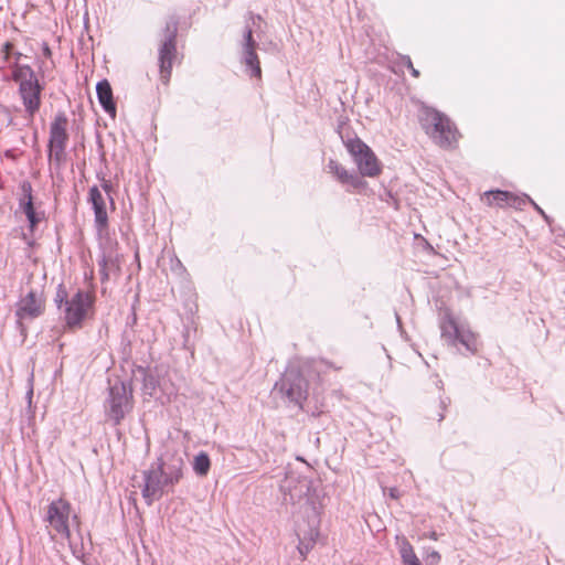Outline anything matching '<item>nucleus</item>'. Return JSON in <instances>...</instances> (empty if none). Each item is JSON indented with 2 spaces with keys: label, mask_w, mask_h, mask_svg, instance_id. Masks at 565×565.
I'll return each mask as SVG.
<instances>
[{
  "label": "nucleus",
  "mask_w": 565,
  "mask_h": 565,
  "mask_svg": "<svg viewBox=\"0 0 565 565\" xmlns=\"http://www.w3.org/2000/svg\"><path fill=\"white\" fill-rule=\"evenodd\" d=\"M211 469V460L206 452H199L193 460V471L199 477H205Z\"/></svg>",
  "instance_id": "24"
},
{
  "label": "nucleus",
  "mask_w": 565,
  "mask_h": 565,
  "mask_svg": "<svg viewBox=\"0 0 565 565\" xmlns=\"http://www.w3.org/2000/svg\"><path fill=\"white\" fill-rule=\"evenodd\" d=\"M71 503L63 498L53 500L46 511L45 521L62 537L70 539Z\"/></svg>",
  "instance_id": "10"
},
{
  "label": "nucleus",
  "mask_w": 565,
  "mask_h": 565,
  "mask_svg": "<svg viewBox=\"0 0 565 565\" xmlns=\"http://www.w3.org/2000/svg\"><path fill=\"white\" fill-rule=\"evenodd\" d=\"M169 266H170V270L179 277L186 274V269H185L184 265L182 264V262L178 258V256L174 253H172L170 255Z\"/></svg>",
  "instance_id": "26"
},
{
  "label": "nucleus",
  "mask_w": 565,
  "mask_h": 565,
  "mask_svg": "<svg viewBox=\"0 0 565 565\" xmlns=\"http://www.w3.org/2000/svg\"><path fill=\"white\" fill-rule=\"evenodd\" d=\"M462 329L450 317L444 318L440 323L441 338L451 347H457L458 334Z\"/></svg>",
  "instance_id": "21"
},
{
  "label": "nucleus",
  "mask_w": 565,
  "mask_h": 565,
  "mask_svg": "<svg viewBox=\"0 0 565 565\" xmlns=\"http://www.w3.org/2000/svg\"><path fill=\"white\" fill-rule=\"evenodd\" d=\"M418 120L426 135L439 147L450 148L457 142L458 129L446 114L422 105L418 110Z\"/></svg>",
  "instance_id": "2"
},
{
  "label": "nucleus",
  "mask_w": 565,
  "mask_h": 565,
  "mask_svg": "<svg viewBox=\"0 0 565 565\" xmlns=\"http://www.w3.org/2000/svg\"><path fill=\"white\" fill-rule=\"evenodd\" d=\"M137 373L142 376V393L149 397L156 396L157 390L160 387L159 374L157 369L138 366Z\"/></svg>",
  "instance_id": "18"
},
{
  "label": "nucleus",
  "mask_w": 565,
  "mask_h": 565,
  "mask_svg": "<svg viewBox=\"0 0 565 565\" xmlns=\"http://www.w3.org/2000/svg\"><path fill=\"white\" fill-rule=\"evenodd\" d=\"M482 200L490 206L522 209L530 196L526 194L518 195L503 190H490L483 193Z\"/></svg>",
  "instance_id": "14"
},
{
  "label": "nucleus",
  "mask_w": 565,
  "mask_h": 565,
  "mask_svg": "<svg viewBox=\"0 0 565 565\" xmlns=\"http://www.w3.org/2000/svg\"><path fill=\"white\" fill-rule=\"evenodd\" d=\"M19 209L25 214L28 223H29V231L31 234L34 232L39 223L42 221L44 213L36 212L34 207V203L31 204H21Z\"/></svg>",
  "instance_id": "22"
},
{
  "label": "nucleus",
  "mask_w": 565,
  "mask_h": 565,
  "mask_svg": "<svg viewBox=\"0 0 565 565\" xmlns=\"http://www.w3.org/2000/svg\"><path fill=\"white\" fill-rule=\"evenodd\" d=\"M252 74H253V76L255 77L256 81H260V76H262L260 72L252 73Z\"/></svg>",
  "instance_id": "36"
},
{
  "label": "nucleus",
  "mask_w": 565,
  "mask_h": 565,
  "mask_svg": "<svg viewBox=\"0 0 565 565\" xmlns=\"http://www.w3.org/2000/svg\"><path fill=\"white\" fill-rule=\"evenodd\" d=\"M284 493V501L294 507L298 505L300 511L307 515V525L298 524L296 534L298 536V552L302 559L313 547L319 536L320 515L323 508V495L313 480L300 475L295 470H289L280 484Z\"/></svg>",
  "instance_id": "1"
},
{
  "label": "nucleus",
  "mask_w": 565,
  "mask_h": 565,
  "mask_svg": "<svg viewBox=\"0 0 565 565\" xmlns=\"http://www.w3.org/2000/svg\"><path fill=\"white\" fill-rule=\"evenodd\" d=\"M444 419V415L443 414H439V418L438 420L441 422Z\"/></svg>",
  "instance_id": "39"
},
{
  "label": "nucleus",
  "mask_w": 565,
  "mask_h": 565,
  "mask_svg": "<svg viewBox=\"0 0 565 565\" xmlns=\"http://www.w3.org/2000/svg\"><path fill=\"white\" fill-rule=\"evenodd\" d=\"M67 118L64 113L55 116L50 126L49 158L56 166H61L66 158V146L68 141Z\"/></svg>",
  "instance_id": "8"
},
{
  "label": "nucleus",
  "mask_w": 565,
  "mask_h": 565,
  "mask_svg": "<svg viewBox=\"0 0 565 565\" xmlns=\"http://www.w3.org/2000/svg\"><path fill=\"white\" fill-rule=\"evenodd\" d=\"M411 565H422V563H420V561H418V562H415V563H413Z\"/></svg>",
  "instance_id": "41"
},
{
  "label": "nucleus",
  "mask_w": 565,
  "mask_h": 565,
  "mask_svg": "<svg viewBox=\"0 0 565 565\" xmlns=\"http://www.w3.org/2000/svg\"><path fill=\"white\" fill-rule=\"evenodd\" d=\"M42 55L45 57V58H50L51 55H52V52H51V49L49 47V45L46 43H43L42 44Z\"/></svg>",
  "instance_id": "30"
},
{
  "label": "nucleus",
  "mask_w": 565,
  "mask_h": 565,
  "mask_svg": "<svg viewBox=\"0 0 565 565\" xmlns=\"http://www.w3.org/2000/svg\"><path fill=\"white\" fill-rule=\"evenodd\" d=\"M388 494L392 499H397L399 497V490L397 488H391Z\"/></svg>",
  "instance_id": "32"
},
{
  "label": "nucleus",
  "mask_w": 565,
  "mask_h": 565,
  "mask_svg": "<svg viewBox=\"0 0 565 565\" xmlns=\"http://www.w3.org/2000/svg\"><path fill=\"white\" fill-rule=\"evenodd\" d=\"M309 383L303 370L289 366L275 383L271 394L279 396L288 406L303 409L308 397Z\"/></svg>",
  "instance_id": "4"
},
{
  "label": "nucleus",
  "mask_w": 565,
  "mask_h": 565,
  "mask_svg": "<svg viewBox=\"0 0 565 565\" xmlns=\"http://www.w3.org/2000/svg\"><path fill=\"white\" fill-rule=\"evenodd\" d=\"M73 520L77 522L78 516L76 514L73 515Z\"/></svg>",
  "instance_id": "40"
},
{
  "label": "nucleus",
  "mask_w": 565,
  "mask_h": 565,
  "mask_svg": "<svg viewBox=\"0 0 565 565\" xmlns=\"http://www.w3.org/2000/svg\"><path fill=\"white\" fill-rule=\"evenodd\" d=\"M12 75L13 79L19 82V95L22 99L24 111L26 116L32 119L41 107L43 86L34 76V73H29L28 77L22 76L25 75V73H12Z\"/></svg>",
  "instance_id": "7"
},
{
  "label": "nucleus",
  "mask_w": 565,
  "mask_h": 565,
  "mask_svg": "<svg viewBox=\"0 0 565 565\" xmlns=\"http://www.w3.org/2000/svg\"><path fill=\"white\" fill-rule=\"evenodd\" d=\"M177 31V21H168L164 29V40L159 50V71L161 72L171 71L173 67L172 60L175 56Z\"/></svg>",
  "instance_id": "13"
},
{
  "label": "nucleus",
  "mask_w": 565,
  "mask_h": 565,
  "mask_svg": "<svg viewBox=\"0 0 565 565\" xmlns=\"http://www.w3.org/2000/svg\"><path fill=\"white\" fill-rule=\"evenodd\" d=\"M44 310V302L42 298L34 290H30L24 297L20 299L17 306V317L20 320H33L40 317Z\"/></svg>",
  "instance_id": "16"
},
{
  "label": "nucleus",
  "mask_w": 565,
  "mask_h": 565,
  "mask_svg": "<svg viewBox=\"0 0 565 565\" xmlns=\"http://www.w3.org/2000/svg\"><path fill=\"white\" fill-rule=\"evenodd\" d=\"M161 74V81L163 84H167L170 79V72H167V73H160Z\"/></svg>",
  "instance_id": "34"
},
{
  "label": "nucleus",
  "mask_w": 565,
  "mask_h": 565,
  "mask_svg": "<svg viewBox=\"0 0 565 565\" xmlns=\"http://www.w3.org/2000/svg\"><path fill=\"white\" fill-rule=\"evenodd\" d=\"M402 62H403V65L406 66L409 71H416L414 67H413V63L409 58V56H404L402 58Z\"/></svg>",
  "instance_id": "31"
},
{
  "label": "nucleus",
  "mask_w": 565,
  "mask_h": 565,
  "mask_svg": "<svg viewBox=\"0 0 565 565\" xmlns=\"http://www.w3.org/2000/svg\"><path fill=\"white\" fill-rule=\"evenodd\" d=\"M327 171L333 174L341 184L347 185L348 191H362L366 186V182L356 172L347 170L334 159L328 161Z\"/></svg>",
  "instance_id": "15"
},
{
  "label": "nucleus",
  "mask_w": 565,
  "mask_h": 565,
  "mask_svg": "<svg viewBox=\"0 0 565 565\" xmlns=\"http://www.w3.org/2000/svg\"><path fill=\"white\" fill-rule=\"evenodd\" d=\"M395 316H396L397 324H398V327L401 328V318H399V316H398L397 313H396Z\"/></svg>",
  "instance_id": "37"
},
{
  "label": "nucleus",
  "mask_w": 565,
  "mask_h": 565,
  "mask_svg": "<svg viewBox=\"0 0 565 565\" xmlns=\"http://www.w3.org/2000/svg\"><path fill=\"white\" fill-rule=\"evenodd\" d=\"M14 71L22 72V71H32V70L29 65H23V64L18 63L17 68Z\"/></svg>",
  "instance_id": "33"
},
{
  "label": "nucleus",
  "mask_w": 565,
  "mask_h": 565,
  "mask_svg": "<svg viewBox=\"0 0 565 565\" xmlns=\"http://www.w3.org/2000/svg\"><path fill=\"white\" fill-rule=\"evenodd\" d=\"M256 42L253 39V33L250 29H247L244 34V49H243V61L245 65L248 67V71H262L260 64L255 52Z\"/></svg>",
  "instance_id": "17"
},
{
  "label": "nucleus",
  "mask_w": 565,
  "mask_h": 565,
  "mask_svg": "<svg viewBox=\"0 0 565 565\" xmlns=\"http://www.w3.org/2000/svg\"><path fill=\"white\" fill-rule=\"evenodd\" d=\"M527 202L534 206V209L544 217V220L548 221V216L545 214V212L531 198L526 201V203Z\"/></svg>",
  "instance_id": "29"
},
{
  "label": "nucleus",
  "mask_w": 565,
  "mask_h": 565,
  "mask_svg": "<svg viewBox=\"0 0 565 565\" xmlns=\"http://www.w3.org/2000/svg\"><path fill=\"white\" fill-rule=\"evenodd\" d=\"M321 412L312 413V416H318Z\"/></svg>",
  "instance_id": "42"
},
{
  "label": "nucleus",
  "mask_w": 565,
  "mask_h": 565,
  "mask_svg": "<svg viewBox=\"0 0 565 565\" xmlns=\"http://www.w3.org/2000/svg\"><path fill=\"white\" fill-rule=\"evenodd\" d=\"M160 469L152 462L149 469L142 472L143 487L141 494L149 507L162 498L167 488H171V483L166 482V477Z\"/></svg>",
  "instance_id": "9"
},
{
  "label": "nucleus",
  "mask_w": 565,
  "mask_h": 565,
  "mask_svg": "<svg viewBox=\"0 0 565 565\" xmlns=\"http://www.w3.org/2000/svg\"><path fill=\"white\" fill-rule=\"evenodd\" d=\"M158 468H161L162 475L166 477V482L171 483V488L178 484L183 478L184 459L178 451L167 450L163 455L158 457L153 462Z\"/></svg>",
  "instance_id": "11"
},
{
  "label": "nucleus",
  "mask_w": 565,
  "mask_h": 565,
  "mask_svg": "<svg viewBox=\"0 0 565 565\" xmlns=\"http://www.w3.org/2000/svg\"><path fill=\"white\" fill-rule=\"evenodd\" d=\"M419 74H420V73H417V72L412 73V75H413L414 77H418V76H419Z\"/></svg>",
  "instance_id": "38"
},
{
  "label": "nucleus",
  "mask_w": 565,
  "mask_h": 565,
  "mask_svg": "<svg viewBox=\"0 0 565 565\" xmlns=\"http://www.w3.org/2000/svg\"><path fill=\"white\" fill-rule=\"evenodd\" d=\"M108 262H109V259L105 255H103L102 258L98 259L99 274H100L102 281H106L109 278V274H108V269H107Z\"/></svg>",
  "instance_id": "27"
},
{
  "label": "nucleus",
  "mask_w": 565,
  "mask_h": 565,
  "mask_svg": "<svg viewBox=\"0 0 565 565\" xmlns=\"http://www.w3.org/2000/svg\"><path fill=\"white\" fill-rule=\"evenodd\" d=\"M58 309L63 308L65 326L71 329H81L94 307V297L78 289L71 298H67L66 289L60 285L54 299Z\"/></svg>",
  "instance_id": "3"
},
{
  "label": "nucleus",
  "mask_w": 565,
  "mask_h": 565,
  "mask_svg": "<svg viewBox=\"0 0 565 565\" xmlns=\"http://www.w3.org/2000/svg\"><path fill=\"white\" fill-rule=\"evenodd\" d=\"M103 188L106 192H109L110 184L105 181ZM107 199L113 203V198L107 193ZM88 202L92 204L95 215V226L102 232L108 226V215L106 210V198L103 195L97 185L89 189Z\"/></svg>",
  "instance_id": "12"
},
{
  "label": "nucleus",
  "mask_w": 565,
  "mask_h": 565,
  "mask_svg": "<svg viewBox=\"0 0 565 565\" xmlns=\"http://www.w3.org/2000/svg\"><path fill=\"white\" fill-rule=\"evenodd\" d=\"M12 50H13V46L10 43H6L4 52H6L7 57H9Z\"/></svg>",
  "instance_id": "35"
},
{
  "label": "nucleus",
  "mask_w": 565,
  "mask_h": 565,
  "mask_svg": "<svg viewBox=\"0 0 565 565\" xmlns=\"http://www.w3.org/2000/svg\"><path fill=\"white\" fill-rule=\"evenodd\" d=\"M108 396L105 401V413L114 426L121 423L125 416L132 411L134 395L130 382L120 380L108 381Z\"/></svg>",
  "instance_id": "5"
},
{
  "label": "nucleus",
  "mask_w": 565,
  "mask_h": 565,
  "mask_svg": "<svg viewBox=\"0 0 565 565\" xmlns=\"http://www.w3.org/2000/svg\"><path fill=\"white\" fill-rule=\"evenodd\" d=\"M20 196L18 199V202H19V206H21V204H31V203H34L33 202V190H32V185L29 181L24 180L20 183Z\"/></svg>",
  "instance_id": "25"
},
{
  "label": "nucleus",
  "mask_w": 565,
  "mask_h": 565,
  "mask_svg": "<svg viewBox=\"0 0 565 565\" xmlns=\"http://www.w3.org/2000/svg\"><path fill=\"white\" fill-rule=\"evenodd\" d=\"M347 150L358 166L359 175L374 178L381 173V164L372 149L359 138L345 142Z\"/></svg>",
  "instance_id": "6"
},
{
  "label": "nucleus",
  "mask_w": 565,
  "mask_h": 565,
  "mask_svg": "<svg viewBox=\"0 0 565 565\" xmlns=\"http://www.w3.org/2000/svg\"><path fill=\"white\" fill-rule=\"evenodd\" d=\"M96 94L103 109L110 115L116 114V104L113 97V89L107 79L98 81L96 84Z\"/></svg>",
  "instance_id": "19"
},
{
  "label": "nucleus",
  "mask_w": 565,
  "mask_h": 565,
  "mask_svg": "<svg viewBox=\"0 0 565 565\" xmlns=\"http://www.w3.org/2000/svg\"><path fill=\"white\" fill-rule=\"evenodd\" d=\"M440 561V555L437 551H431L427 554L426 562L427 565H438Z\"/></svg>",
  "instance_id": "28"
},
{
  "label": "nucleus",
  "mask_w": 565,
  "mask_h": 565,
  "mask_svg": "<svg viewBox=\"0 0 565 565\" xmlns=\"http://www.w3.org/2000/svg\"><path fill=\"white\" fill-rule=\"evenodd\" d=\"M456 348L463 355L476 354L478 352V341L476 334L463 328L458 334Z\"/></svg>",
  "instance_id": "20"
},
{
  "label": "nucleus",
  "mask_w": 565,
  "mask_h": 565,
  "mask_svg": "<svg viewBox=\"0 0 565 565\" xmlns=\"http://www.w3.org/2000/svg\"><path fill=\"white\" fill-rule=\"evenodd\" d=\"M398 552H399V555L402 558V563L404 565H411V564L419 561V558L416 556V554L414 552L413 546L405 537H403L398 542Z\"/></svg>",
  "instance_id": "23"
}]
</instances>
